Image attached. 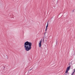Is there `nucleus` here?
Returning a JSON list of instances; mask_svg holds the SVG:
<instances>
[{"instance_id": "4", "label": "nucleus", "mask_w": 75, "mask_h": 75, "mask_svg": "<svg viewBox=\"0 0 75 75\" xmlns=\"http://www.w3.org/2000/svg\"><path fill=\"white\" fill-rule=\"evenodd\" d=\"M48 23H47V24L46 26V28L45 30L46 31H47V28H48Z\"/></svg>"}, {"instance_id": "3", "label": "nucleus", "mask_w": 75, "mask_h": 75, "mask_svg": "<svg viewBox=\"0 0 75 75\" xmlns=\"http://www.w3.org/2000/svg\"><path fill=\"white\" fill-rule=\"evenodd\" d=\"M42 45V40H40L39 42V47H41Z\"/></svg>"}, {"instance_id": "2", "label": "nucleus", "mask_w": 75, "mask_h": 75, "mask_svg": "<svg viewBox=\"0 0 75 75\" xmlns=\"http://www.w3.org/2000/svg\"><path fill=\"white\" fill-rule=\"evenodd\" d=\"M70 68H71L70 66H69L67 68V69L65 71L66 73H68V72L69 71V69H70Z\"/></svg>"}, {"instance_id": "5", "label": "nucleus", "mask_w": 75, "mask_h": 75, "mask_svg": "<svg viewBox=\"0 0 75 75\" xmlns=\"http://www.w3.org/2000/svg\"><path fill=\"white\" fill-rule=\"evenodd\" d=\"M75 69H73V72L72 73V75H73L74 74V72H75Z\"/></svg>"}, {"instance_id": "1", "label": "nucleus", "mask_w": 75, "mask_h": 75, "mask_svg": "<svg viewBox=\"0 0 75 75\" xmlns=\"http://www.w3.org/2000/svg\"><path fill=\"white\" fill-rule=\"evenodd\" d=\"M31 46H32V43L28 41L26 42L24 44V48L27 51H28L31 49Z\"/></svg>"}]
</instances>
